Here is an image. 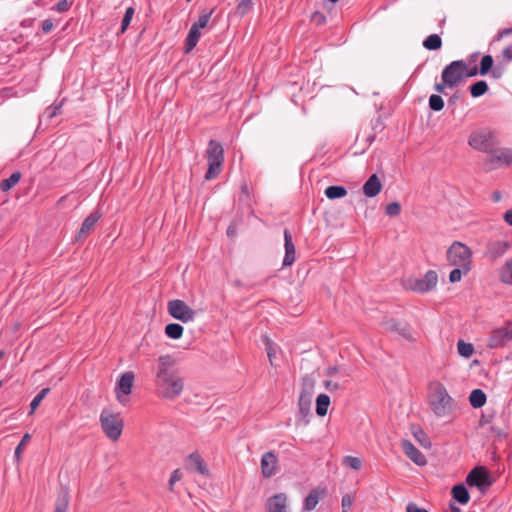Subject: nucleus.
<instances>
[{"label": "nucleus", "mask_w": 512, "mask_h": 512, "mask_svg": "<svg viewBox=\"0 0 512 512\" xmlns=\"http://www.w3.org/2000/svg\"><path fill=\"white\" fill-rule=\"evenodd\" d=\"M429 405L438 417H445L453 411V399L442 383H435L429 397Z\"/></svg>", "instance_id": "f257e3e1"}, {"label": "nucleus", "mask_w": 512, "mask_h": 512, "mask_svg": "<svg viewBox=\"0 0 512 512\" xmlns=\"http://www.w3.org/2000/svg\"><path fill=\"white\" fill-rule=\"evenodd\" d=\"M157 393L167 400H174L179 397L184 388V379L178 374L163 376L155 379Z\"/></svg>", "instance_id": "f03ea898"}, {"label": "nucleus", "mask_w": 512, "mask_h": 512, "mask_svg": "<svg viewBox=\"0 0 512 512\" xmlns=\"http://www.w3.org/2000/svg\"><path fill=\"white\" fill-rule=\"evenodd\" d=\"M205 156L208 162L205 179H215L221 173L224 164V149L222 144L217 140L211 139L208 142Z\"/></svg>", "instance_id": "7ed1b4c3"}, {"label": "nucleus", "mask_w": 512, "mask_h": 512, "mask_svg": "<svg viewBox=\"0 0 512 512\" xmlns=\"http://www.w3.org/2000/svg\"><path fill=\"white\" fill-rule=\"evenodd\" d=\"M450 265L471 270L472 251L465 244L455 241L447 250Z\"/></svg>", "instance_id": "20e7f679"}, {"label": "nucleus", "mask_w": 512, "mask_h": 512, "mask_svg": "<svg viewBox=\"0 0 512 512\" xmlns=\"http://www.w3.org/2000/svg\"><path fill=\"white\" fill-rule=\"evenodd\" d=\"M313 388L314 383L310 379L304 378L302 391L298 400V422H303L304 425H307L310 421Z\"/></svg>", "instance_id": "39448f33"}, {"label": "nucleus", "mask_w": 512, "mask_h": 512, "mask_svg": "<svg viewBox=\"0 0 512 512\" xmlns=\"http://www.w3.org/2000/svg\"><path fill=\"white\" fill-rule=\"evenodd\" d=\"M100 424L110 440L116 441L120 438L123 431V421L119 414L103 410L100 414Z\"/></svg>", "instance_id": "423d86ee"}, {"label": "nucleus", "mask_w": 512, "mask_h": 512, "mask_svg": "<svg viewBox=\"0 0 512 512\" xmlns=\"http://www.w3.org/2000/svg\"><path fill=\"white\" fill-rule=\"evenodd\" d=\"M512 342V320L504 321L503 325L493 329L487 339V347L500 349Z\"/></svg>", "instance_id": "0eeeda50"}, {"label": "nucleus", "mask_w": 512, "mask_h": 512, "mask_svg": "<svg viewBox=\"0 0 512 512\" xmlns=\"http://www.w3.org/2000/svg\"><path fill=\"white\" fill-rule=\"evenodd\" d=\"M468 143L473 149L487 154L498 144L495 133L486 129L472 132Z\"/></svg>", "instance_id": "6e6552de"}, {"label": "nucleus", "mask_w": 512, "mask_h": 512, "mask_svg": "<svg viewBox=\"0 0 512 512\" xmlns=\"http://www.w3.org/2000/svg\"><path fill=\"white\" fill-rule=\"evenodd\" d=\"M438 282V275L436 271L429 270L422 278H409L404 282V287L407 290L417 293H427L433 290Z\"/></svg>", "instance_id": "1a4fd4ad"}, {"label": "nucleus", "mask_w": 512, "mask_h": 512, "mask_svg": "<svg viewBox=\"0 0 512 512\" xmlns=\"http://www.w3.org/2000/svg\"><path fill=\"white\" fill-rule=\"evenodd\" d=\"M463 68V60L452 61L444 67L441 79L447 84V87H456L464 80Z\"/></svg>", "instance_id": "9d476101"}, {"label": "nucleus", "mask_w": 512, "mask_h": 512, "mask_svg": "<svg viewBox=\"0 0 512 512\" xmlns=\"http://www.w3.org/2000/svg\"><path fill=\"white\" fill-rule=\"evenodd\" d=\"M168 312L173 318L183 323L193 321L196 314L192 308L180 299H174L168 302Z\"/></svg>", "instance_id": "9b49d317"}, {"label": "nucleus", "mask_w": 512, "mask_h": 512, "mask_svg": "<svg viewBox=\"0 0 512 512\" xmlns=\"http://www.w3.org/2000/svg\"><path fill=\"white\" fill-rule=\"evenodd\" d=\"M466 482L471 487L484 490L492 485L488 470L483 466L473 468L466 477Z\"/></svg>", "instance_id": "f8f14e48"}, {"label": "nucleus", "mask_w": 512, "mask_h": 512, "mask_svg": "<svg viewBox=\"0 0 512 512\" xmlns=\"http://www.w3.org/2000/svg\"><path fill=\"white\" fill-rule=\"evenodd\" d=\"M510 163H512V150L495 146L488 154L485 165L487 169L492 170L500 167L502 164L508 165Z\"/></svg>", "instance_id": "ddd939ff"}, {"label": "nucleus", "mask_w": 512, "mask_h": 512, "mask_svg": "<svg viewBox=\"0 0 512 512\" xmlns=\"http://www.w3.org/2000/svg\"><path fill=\"white\" fill-rule=\"evenodd\" d=\"M383 325L387 331L397 333L408 341H414L411 327L408 323L391 318L385 321Z\"/></svg>", "instance_id": "4468645a"}, {"label": "nucleus", "mask_w": 512, "mask_h": 512, "mask_svg": "<svg viewBox=\"0 0 512 512\" xmlns=\"http://www.w3.org/2000/svg\"><path fill=\"white\" fill-rule=\"evenodd\" d=\"M278 458L273 451L264 453L261 457V473L265 478H271L277 473Z\"/></svg>", "instance_id": "2eb2a0df"}, {"label": "nucleus", "mask_w": 512, "mask_h": 512, "mask_svg": "<svg viewBox=\"0 0 512 512\" xmlns=\"http://www.w3.org/2000/svg\"><path fill=\"white\" fill-rule=\"evenodd\" d=\"M133 381H134V374L133 372H125L121 375L119 380L116 384V391H117V399L120 403L124 404V401L122 400V397L120 393H122L124 396H128L133 387Z\"/></svg>", "instance_id": "dca6fc26"}, {"label": "nucleus", "mask_w": 512, "mask_h": 512, "mask_svg": "<svg viewBox=\"0 0 512 512\" xmlns=\"http://www.w3.org/2000/svg\"><path fill=\"white\" fill-rule=\"evenodd\" d=\"M284 247H285V255L283 259L282 265L284 267L291 266L296 259V249L293 243L292 234L288 229L284 230Z\"/></svg>", "instance_id": "f3484780"}, {"label": "nucleus", "mask_w": 512, "mask_h": 512, "mask_svg": "<svg viewBox=\"0 0 512 512\" xmlns=\"http://www.w3.org/2000/svg\"><path fill=\"white\" fill-rule=\"evenodd\" d=\"M402 448L407 457L415 464L421 466L427 463L425 455L409 440L402 441Z\"/></svg>", "instance_id": "a211bd4d"}, {"label": "nucleus", "mask_w": 512, "mask_h": 512, "mask_svg": "<svg viewBox=\"0 0 512 512\" xmlns=\"http://www.w3.org/2000/svg\"><path fill=\"white\" fill-rule=\"evenodd\" d=\"M268 512H289L287 509V496L284 493H278L267 500Z\"/></svg>", "instance_id": "6ab92c4d"}, {"label": "nucleus", "mask_w": 512, "mask_h": 512, "mask_svg": "<svg viewBox=\"0 0 512 512\" xmlns=\"http://www.w3.org/2000/svg\"><path fill=\"white\" fill-rule=\"evenodd\" d=\"M102 214L99 211H94L89 214L81 224V227L78 231L77 240L86 237L90 231L94 228L98 220L101 218Z\"/></svg>", "instance_id": "aec40b11"}, {"label": "nucleus", "mask_w": 512, "mask_h": 512, "mask_svg": "<svg viewBox=\"0 0 512 512\" xmlns=\"http://www.w3.org/2000/svg\"><path fill=\"white\" fill-rule=\"evenodd\" d=\"M363 193L365 196L369 198H373L377 196L381 189H382V183L378 177L377 174H372L367 181L364 183L363 187Z\"/></svg>", "instance_id": "412c9836"}, {"label": "nucleus", "mask_w": 512, "mask_h": 512, "mask_svg": "<svg viewBox=\"0 0 512 512\" xmlns=\"http://www.w3.org/2000/svg\"><path fill=\"white\" fill-rule=\"evenodd\" d=\"M175 364L174 359L170 355H163L158 358V371L156 378L178 373L173 369Z\"/></svg>", "instance_id": "4be33fe9"}, {"label": "nucleus", "mask_w": 512, "mask_h": 512, "mask_svg": "<svg viewBox=\"0 0 512 512\" xmlns=\"http://www.w3.org/2000/svg\"><path fill=\"white\" fill-rule=\"evenodd\" d=\"M69 505V490L62 486L58 492L54 512H66Z\"/></svg>", "instance_id": "5701e85b"}, {"label": "nucleus", "mask_w": 512, "mask_h": 512, "mask_svg": "<svg viewBox=\"0 0 512 512\" xmlns=\"http://www.w3.org/2000/svg\"><path fill=\"white\" fill-rule=\"evenodd\" d=\"M452 497L458 503L465 505L470 500V494L464 484H456L451 490Z\"/></svg>", "instance_id": "b1692460"}, {"label": "nucleus", "mask_w": 512, "mask_h": 512, "mask_svg": "<svg viewBox=\"0 0 512 512\" xmlns=\"http://www.w3.org/2000/svg\"><path fill=\"white\" fill-rule=\"evenodd\" d=\"M201 37V32L199 29H196V26H191L189 33L185 40L184 52H191L197 45L199 39Z\"/></svg>", "instance_id": "393cba45"}, {"label": "nucleus", "mask_w": 512, "mask_h": 512, "mask_svg": "<svg viewBox=\"0 0 512 512\" xmlns=\"http://www.w3.org/2000/svg\"><path fill=\"white\" fill-rule=\"evenodd\" d=\"M190 467L201 475H208V468L201 456L197 453H191L188 456Z\"/></svg>", "instance_id": "a878e982"}, {"label": "nucleus", "mask_w": 512, "mask_h": 512, "mask_svg": "<svg viewBox=\"0 0 512 512\" xmlns=\"http://www.w3.org/2000/svg\"><path fill=\"white\" fill-rule=\"evenodd\" d=\"M487 396L482 389H474L469 395V402L473 408H481L485 405Z\"/></svg>", "instance_id": "bb28decb"}, {"label": "nucleus", "mask_w": 512, "mask_h": 512, "mask_svg": "<svg viewBox=\"0 0 512 512\" xmlns=\"http://www.w3.org/2000/svg\"><path fill=\"white\" fill-rule=\"evenodd\" d=\"M324 193L328 199L335 200L345 197L348 191L344 186L331 185L325 189Z\"/></svg>", "instance_id": "cd10ccee"}, {"label": "nucleus", "mask_w": 512, "mask_h": 512, "mask_svg": "<svg viewBox=\"0 0 512 512\" xmlns=\"http://www.w3.org/2000/svg\"><path fill=\"white\" fill-rule=\"evenodd\" d=\"M319 502V491L317 489H313L304 499L302 512H310L312 511Z\"/></svg>", "instance_id": "c85d7f7f"}, {"label": "nucleus", "mask_w": 512, "mask_h": 512, "mask_svg": "<svg viewBox=\"0 0 512 512\" xmlns=\"http://www.w3.org/2000/svg\"><path fill=\"white\" fill-rule=\"evenodd\" d=\"M330 405V397L327 394H320L316 398V413L323 417L327 414Z\"/></svg>", "instance_id": "c756f323"}, {"label": "nucleus", "mask_w": 512, "mask_h": 512, "mask_svg": "<svg viewBox=\"0 0 512 512\" xmlns=\"http://www.w3.org/2000/svg\"><path fill=\"white\" fill-rule=\"evenodd\" d=\"M499 279L506 285H512V257L500 268Z\"/></svg>", "instance_id": "7c9ffc66"}, {"label": "nucleus", "mask_w": 512, "mask_h": 512, "mask_svg": "<svg viewBox=\"0 0 512 512\" xmlns=\"http://www.w3.org/2000/svg\"><path fill=\"white\" fill-rule=\"evenodd\" d=\"M423 47L429 51L439 50L442 47V39L438 34H431L424 39Z\"/></svg>", "instance_id": "2f4dec72"}, {"label": "nucleus", "mask_w": 512, "mask_h": 512, "mask_svg": "<svg viewBox=\"0 0 512 512\" xmlns=\"http://www.w3.org/2000/svg\"><path fill=\"white\" fill-rule=\"evenodd\" d=\"M489 90V86L485 80H479L469 87L470 94L473 98L483 96Z\"/></svg>", "instance_id": "473e14b6"}, {"label": "nucleus", "mask_w": 512, "mask_h": 512, "mask_svg": "<svg viewBox=\"0 0 512 512\" xmlns=\"http://www.w3.org/2000/svg\"><path fill=\"white\" fill-rule=\"evenodd\" d=\"M21 173L19 171L13 172L10 177L3 179L0 182V189L3 192L11 190L21 179Z\"/></svg>", "instance_id": "72a5a7b5"}, {"label": "nucleus", "mask_w": 512, "mask_h": 512, "mask_svg": "<svg viewBox=\"0 0 512 512\" xmlns=\"http://www.w3.org/2000/svg\"><path fill=\"white\" fill-rule=\"evenodd\" d=\"M183 326L178 323H170L165 327V334L171 339H179L183 335Z\"/></svg>", "instance_id": "f704fd0d"}, {"label": "nucleus", "mask_w": 512, "mask_h": 512, "mask_svg": "<svg viewBox=\"0 0 512 512\" xmlns=\"http://www.w3.org/2000/svg\"><path fill=\"white\" fill-rule=\"evenodd\" d=\"M494 67V59L490 54L484 55L481 58L479 69H480V75L485 76L487 75L492 68Z\"/></svg>", "instance_id": "c9c22d12"}, {"label": "nucleus", "mask_w": 512, "mask_h": 512, "mask_svg": "<svg viewBox=\"0 0 512 512\" xmlns=\"http://www.w3.org/2000/svg\"><path fill=\"white\" fill-rule=\"evenodd\" d=\"M457 350L460 356L470 358L475 352L474 346L464 340H459L457 343Z\"/></svg>", "instance_id": "e433bc0d"}, {"label": "nucleus", "mask_w": 512, "mask_h": 512, "mask_svg": "<svg viewBox=\"0 0 512 512\" xmlns=\"http://www.w3.org/2000/svg\"><path fill=\"white\" fill-rule=\"evenodd\" d=\"M429 108L433 111H441L444 108V100L438 94H432L429 97Z\"/></svg>", "instance_id": "4c0bfd02"}, {"label": "nucleus", "mask_w": 512, "mask_h": 512, "mask_svg": "<svg viewBox=\"0 0 512 512\" xmlns=\"http://www.w3.org/2000/svg\"><path fill=\"white\" fill-rule=\"evenodd\" d=\"M49 388H43L31 401L30 403V414H32L40 405L41 401L49 393Z\"/></svg>", "instance_id": "58836bf2"}, {"label": "nucleus", "mask_w": 512, "mask_h": 512, "mask_svg": "<svg viewBox=\"0 0 512 512\" xmlns=\"http://www.w3.org/2000/svg\"><path fill=\"white\" fill-rule=\"evenodd\" d=\"M134 12H135V10L133 7H128L126 9L125 14L122 19V22H121V28H120L121 33H124L127 30V28L129 27L131 20L133 18Z\"/></svg>", "instance_id": "ea45409f"}, {"label": "nucleus", "mask_w": 512, "mask_h": 512, "mask_svg": "<svg viewBox=\"0 0 512 512\" xmlns=\"http://www.w3.org/2000/svg\"><path fill=\"white\" fill-rule=\"evenodd\" d=\"M253 8V1L252 0H241L236 7L237 13L240 16L246 15L249 11H251Z\"/></svg>", "instance_id": "a19ab883"}, {"label": "nucleus", "mask_w": 512, "mask_h": 512, "mask_svg": "<svg viewBox=\"0 0 512 512\" xmlns=\"http://www.w3.org/2000/svg\"><path fill=\"white\" fill-rule=\"evenodd\" d=\"M470 270L456 267L449 274V280L451 283H455L461 280L463 274H467Z\"/></svg>", "instance_id": "79ce46f5"}, {"label": "nucleus", "mask_w": 512, "mask_h": 512, "mask_svg": "<svg viewBox=\"0 0 512 512\" xmlns=\"http://www.w3.org/2000/svg\"><path fill=\"white\" fill-rule=\"evenodd\" d=\"M213 13V10L206 12L202 14L196 22L192 24V26H196V29H202L205 28L211 18V15Z\"/></svg>", "instance_id": "37998d69"}, {"label": "nucleus", "mask_w": 512, "mask_h": 512, "mask_svg": "<svg viewBox=\"0 0 512 512\" xmlns=\"http://www.w3.org/2000/svg\"><path fill=\"white\" fill-rule=\"evenodd\" d=\"M343 462L345 465L349 466L350 468H352L354 470H359L362 467V461L358 457L346 456L344 458Z\"/></svg>", "instance_id": "c03bdc74"}, {"label": "nucleus", "mask_w": 512, "mask_h": 512, "mask_svg": "<svg viewBox=\"0 0 512 512\" xmlns=\"http://www.w3.org/2000/svg\"><path fill=\"white\" fill-rule=\"evenodd\" d=\"M463 67H464L463 68V77H464V79L480 75L479 67L473 66V67L469 68L464 60H463Z\"/></svg>", "instance_id": "a18cd8bd"}, {"label": "nucleus", "mask_w": 512, "mask_h": 512, "mask_svg": "<svg viewBox=\"0 0 512 512\" xmlns=\"http://www.w3.org/2000/svg\"><path fill=\"white\" fill-rule=\"evenodd\" d=\"M30 438H31V436H30L29 433L24 434V436L22 437L20 443L15 448L14 456L17 459V461L20 460L21 452L24 449V446L26 445V443L30 440Z\"/></svg>", "instance_id": "49530a36"}, {"label": "nucleus", "mask_w": 512, "mask_h": 512, "mask_svg": "<svg viewBox=\"0 0 512 512\" xmlns=\"http://www.w3.org/2000/svg\"><path fill=\"white\" fill-rule=\"evenodd\" d=\"M489 429L499 439L505 438L508 435L507 429L497 424L491 425Z\"/></svg>", "instance_id": "de8ad7c7"}, {"label": "nucleus", "mask_w": 512, "mask_h": 512, "mask_svg": "<svg viewBox=\"0 0 512 512\" xmlns=\"http://www.w3.org/2000/svg\"><path fill=\"white\" fill-rule=\"evenodd\" d=\"M401 211V205L398 202H391L386 206L385 212L388 216H397Z\"/></svg>", "instance_id": "09e8293b"}, {"label": "nucleus", "mask_w": 512, "mask_h": 512, "mask_svg": "<svg viewBox=\"0 0 512 512\" xmlns=\"http://www.w3.org/2000/svg\"><path fill=\"white\" fill-rule=\"evenodd\" d=\"M353 505V498L349 494H345L341 500L342 512H348Z\"/></svg>", "instance_id": "8fccbe9b"}, {"label": "nucleus", "mask_w": 512, "mask_h": 512, "mask_svg": "<svg viewBox=\"0 0 512 512\" xmlns=\"http://www.w3.org/2000/svg\"><path fill=\"white\" fill-rule=\"evenodd\" d=\"M182 477V473L180 469H176L171 473L170 479H169V490L173 491V486L176 482H178Z\"/></svg>", "instance_id": "3c124183"}, {"label": "nucleus", "mask_w": 512, "mask_h": 512, "mask_svg": "<svg viewBox=\"0 0 512 512\" xmlns=\"http://www.w3.org/2000/svg\"><path fill=\"white\" fill-rule=\"evenodd\" d=\"M71 5H72V2H69L68 0H60L56 4L55 9H56V11L63 13V12L68 11L70 9Z\"/></svg>", "instance_id": "603ef678"}, {"label": "nucleus", "mask_w": 512, "mask_h": 512, "mask_svg": "<svg viewBox=\"0 0 512 512\" xmlns=\"http://www.w3.org/2000/svg\"><path fill=\"white\" fill-rule=\"evenodd\" d=\"M54 23L51 19H46L41 23V29L44 34H48L52 31Z\"/></svg>", "instance_id": "864d4df0"}, {"label": "nucleus", "mask_w": 512, "mask_h": 512, "mask_svg": "<svg viewBox=\"0 0 512 512\" xmlns=\"http://www.w3.org/2000/svg\"><path fill=\"white\" fill-rule=\"evenodd\" d=\"M512 34V27L500 30L494 38V41H500L502 38Z\"/></svg>", "instance_id": "5fc2aeb1"}, {"label": "nucleus", "mask_w": 512, "mask_h": 512, "mask_svg": "<svg viewBox=\"0 0 512 512\" xmlns=\"http://www.w3.org/2000/svg\"><path fill=\"white\" fill-rule=\"evenodd\" d=\"M406 512H429V511L424 508L419 507L415 503H409L406 506Z\"/></svg>", "instance_id": "6e6d98bb"}, {"label": "nucleus", "mask_w": 512, "mask_h": 512, "mask_svg": "<svg viewBox=\"0 0 512 512\" xmlns=\"http://www.w3.org/2000/svg\"><path fill=\"white\" fill-rule=\"evenodd\" d=\"M61 103L59 105H56V106H50L47 108L46 112L48 113V117L49 118H52L54 116H56L58 113H59V110L61 109Z\"/></svg>", "instance_id": "4d7b16f0"}, {"label": "nucleus", "mask_w": 512, "mask_h": 512, "mask_svg": "<svg viewBox=\"0 0 512 512\" xmlns=\"http://www.w3.org/2000/svg\"><path fill=\"white\" fill-rule=\"evenodd\" d=\"M324 385H325L326 389L329 391L337 390L340 388V385L338 383L333 382L331 380H326L324 382Z\"/></svg>", "instance_id": "13d9d810"}, {"label": "nucleus", "mask_w": 512, "mask_h": 512, "mask_svg": "<svg viewBox=\"0 0 512 512\" xmlns=\"http://www.w3.org/2000/svg\"><path fill=\"white\" fill-rule=\"evenodd\" d=\"M490 73L492 78L499 79L502 77L503 70L500 67H493Z\"/></svg>", "instance_id": "bf43d9fd"}, {"label": "nucleus", "mask_w": 512, "mask_h": 512, "mask_svg": "<svg viewBox=\"0 0 512 512\" xmlns=\"http://www.w3.org/2000/svg\"><path fill=\"white\" fill-rule=\"evenodd\" d=\"M502 54H503V57L505 58V60L512 61V46L506 47L503 50Z\"/></svg>", "instance_id": "052dcab7"}, {"label": "nucleus", "mask_w": 512, "mask_h": 512, "mask_svg": "<svg viewBox=\"0 0 512 512\" xmlns=\"http://www.w3.org/2000/svg\"><path fill=\"white\" fill-rule=\"evenodd\" d=\"M266 345H267V355L269 357L270 362L273 363L272 359L275 356V351L273 350L272 344L268 339H267Z\"/></svg>", "instance_id": "680f3d73"}, {"label": "nucleus", "mask_w": 512, "mask_h": 512, "mask_svg": "<svg viewBox=\"0 0 512 512\" xmlns=\"http://www.w3.org/2000/svg\"><path fill=\"white\" fill-rule=\"evenodd\" d=\"M492 420V415H485L483 414L479 420L480 426H483L485 424H489Z\"/></svg>", "instance_id": "e2e57ef3"}, {"label": "nucleus", "mask_w": 512, "mask_h": 512, "mask_svg": "<svg viewBox=\"0 0 512 512\" xmlns=\"http://www.w3.org/2000/svg\"><path fill=\"white\" fill-rule=\"evenodd\" d=\"M459 99H460V93H459V92H456V93H454V94H453V95L448 99V104H449V105H455Z\"/></svg>", "instance_id": "0e129e2a"}, {"label": "nucleus", "mask_w": 512, "mask_h": 512, "mask_svg": "<svg viewBox=\"0 0 512 512\" xmlns=\"http://www.w3.org/2000/svg\"><path fill=\"white\" fill-rule=\"evenodd\" d=\"M503 218L508 225L512 226V209L506 211Z\"/></svg>", "instance_id": "69168bd1"}, {"label": "nucleus", "mask_w": 512, "mask_h": 512, "mask_svg": "<svg viewBox=\"0 0 512 512\" xmlns=\"http://www.w3.org/2000/svg\"><path fill=\"white\" fill-rule=\"evenodd\" d=\"M447 87V84H445L443 81L442 83H436L434 85V89L438 92V93H444L445 91V88Z\"/></svg>", "instance_id": "338daca9"}, {"label": "nucleus", "mask_w": 512, "mask_h": 512, "mask_svg": "<svg viewBox=\"0 0 512 512\" xmlns=\"http://www.w3.org/2000/svg\"><path fill=\"white\" fill-rule=\"evenodd\" d=\"M337 372H338V367L337 366L328 367L327 370H326V375L330 376V377H333V376L336 375Z\"/></svg>", "instance_id": "774afa93"}]
</instances>
